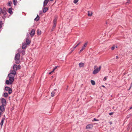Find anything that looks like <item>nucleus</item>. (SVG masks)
<instances>
[{
  "instance_id": "nucleus-1",
  "label": "nucleus",
  "mask_w": 132,
  "mask_h": 132,
  "mask_svg": "<svg viewBox=\"0 0 132 132\" xmlns=\"http://www.w3.org/2000/svg\"><path fill=\"white\" fill-rule=\"evenodd\" d=\"M20 55L19 53L16 54L14 58V60L15 61V63L16 64H18L20 62Z\"/></svg>"
},
{
  "instance_id": "nucleus-2",
  "label": "nucleus",
  "mask_w": 132,
  "mask_h": 132,
  "mask_svg": "<svg viewBox=\"0 0 132 132\" xmlns=\"http://www.w3.org/2000/svg\"><path fill=\"white\" fill-rule=\"evenodd\" d=\"M101 66H100L98 68H97L95 69L93 71V74L95 75L98 73L101 69Z\"/></svg>"
},
{
  "instance_id": "nucleus-3",
  "label": "nucleus",
  "mask_w": 132,
  "mask_h": 132,
  "mask_svg": "<svg viewBox=\"0 0 132 132\" xmlns=\"http://www.w3.org/2000/svg\"><path fill=\"white\" fill-rule=\"evenodd\" d=\"M1 103L2 105L6 106V100L4 98H2L1 99Z\"/></svg>"
},
{
  "instance_id": "nucleus-4",
  "label": "nucleus",
  "mask_w": 132,
  "mask_h": 132,
  "mask_svg": "<svg viewBox=\"0 0 132 132\" xmlns=\"http://www.w3.org/2000/svg\"><path fill=\"white\" fill-rule=\"evenodd\" d=\"M5 105H2L0 106V110L1 112H4L5 111V109L4 107V106Z\"/></svg>"
},
{
  "instance_id": "nucleus-5",
  "label": "nucleus",
  "mask_w": 132,
  "mask_h": 132,
  "mask_svg": "<svg viewBox=\"0 0 132 132\" xmlns=\"http://www.w3.org/2000/svg\"><path fill=\"white\" fill-rule=\"evenodd\" d=\"M2 13L4 15H6L7 14L6 10L5 8L4 7L3 10H2Z\"/></svg>"
},
{
  "instance_id": "nucleus-6",
  "label": "nucleus",
  "mask_w": 132,
  "mask_h": 132,
  "mask_svg": "<svg viewBox=\"0 0 132 132\" xmlns=\"http://www.w3.org/2000/svg\"><path fill=\"white\" fill-rule=\"evenodd\" d=\"M35 30L34 29H32L31 30L30 32V35L31 37H33L34 35L35 34Z\"/></svg>"
},
{
  "instance_id": "nucleus-7",
  "label": "nucleus",
  "mask_w": 132,
  "mask_h": 132,
  "mask_svg": "<svg viewBox=\"0 0 132 132\" xmlns=\"http://www.w3.org/2000/svg\"><path fill=\"white\" fill-rule=\"evenodd\" d=\"M22 49H25L27 45L26 43L24 42L22 43Z\"/></svg>"
},
{
  "instance_id": "nucleus-8",
  "label": "nucleus",
  "mask_w": 132,
  "mask_h": 132,
  "mask_svg": "<svg viewBox=\"0 0 132 132\" xmlns=\"http://www.w3.org/2000/svg\"><path fill=\"white\" fill-rule=\"evenodd\" d=\"M93 127V126L90 124H89L87 125L86 128L87 129L92 128Z\"/></svg>"
},
{
  "instance_id": "nucleus-9",
  "label": "nucleus",
  "mask_w": 132,
  "mask_h": 132,
  "mask_svg": "<svg viewBox=\"0 0 132 132\" xmlns=\"http://www.w3.org/2000/svg\"><path fill=\"white\" fill-rule=\"evenodd\" d=\"M48 1H49L48 0H45L44 2L43 6H46L47 5Z\"/></svg>"
},
{
  "instance_id": "nucleus-10",
  "label": "nucleus",
  "mask_w": 132,
  "mask_h": 132,
  "mask_svg": "<svg viewBox=\"0 0 132 132\" xmlns=\"http://www.w3.org/2000/svg\"><path fill=\"white\" fill-rule=\"evenodd\" d=\"M9 77V80L10 81L11 83H12L14 81V78L13 77Z\"/></svg>"
},
{
  "instance_id": "nucleus-11",
  "label": "nucleus",
  "mask_w": 132,
  "mask_h": 132,
  "mask_svg": "<svg viewBox=\"0 0 132 132\" xmlns=\"http://www.w3.org/2000/svg\"><path fill=\"white\" fill-rule=\"evenodd\" d=\"M26 42L27 45H29L30 43V41L29 40V39H28V38H26Z\"/></svg>"
},
{
  "instance_id": "nucleus-12",
  "label": "nucleus",
  "mask_w": 132,
  "mask_h": 132,
  "mask_svg": "<svg viewBox=\"0 0 132 132\" xmlns=\"http://www.w3.org/2000/svg\"><path fill=\"white\" fill-rule=\"evenodd\" d=\"M13 70L16 71L18 70L17 65L16 64H14L13 67Z\"/></svg>"
},
{
  "instance_id": "nucleus-13",
  "label": "nucleus",
  "mask_w": 132,
  "mask_h": 132,
  "mask_svg": "<svg viewBox=\"0 0 132 132\" xmlns=\"http://www.w3.org/2000/svg\"><path fill=\"white\" fill-rule=\"evenodd\" d=\"M12 7L9 8L8 10V12L10 14H12L13 13V12L12 11Z\"/></svg>"
},
{
  "instance_id": "nucleus-14",
  "label": "nucleus",
  "mask_w": 132,
  "mask_h": 132,
  "mask_svg": "<svg viewBox=\"0 0 132 132\" xmlns=\"http://www.w3.org/2000/svg\"><path fill=\"white\" fill-rule=\"evenodd\" d=\"M10 74H13V75H15L16 74V73L15 71L14 70H11L10 71Z\"/></svg>"
},
{
  "instance_id": "nucleus-15",
  "label": "nucleus",
  "mask_w": 132,
  "mask_h": 132,
  "mask_svg": "<svg viewBox=\"0 0 132 132\" xmlns=\"http://www.w3.org/2000/svg\"><path fill=\"white\" fill-rule=\"evenodd\" d=\"M87 43L88 42H87L85 43L84 44L83 46H82V48L83 49V50H84L85 48L87 46Z\"/></svg>"
},
{
  "instance_id": "nucleus-16",
  "label": "nucleus",
  "mask_w": 132,
  "mask_h": 132,
  "mask_svg": "<svg viewBox=\"0 0 132 132\" xmlns=\"http://www.w3.org/2000/svg\"><path fill=\"white\" fill-rule=\"evenodd\" d=\"M79 67L80 68L84 67V64L83 63H80L79 64Z\"/></svg>"
},
{
  "instance_id": "nucleus-17",
  "label": "nucleus",
  "mask_w": 132,
  "mask_h": 132,
  "mask_svg": "<svg viewBox=\"0 0 132 132\" xmlns=\"http://www.w3.org/2000/svg\"><path fill=\"white\" fill-rule=\"evenodd\" d=\"M5 119V118H2L1 122V123H0V125H1V126H2L3 125V123L4 122V120Z\"/></svg>"
},
{
  "instance_id": "nucleus-18",
  "label": "nucleus",
  "mask_w": 132,
  "mask_h": 132,
  "mask_svg": "<svg viewBox=\"0 0 132 132\" xmlns=\"http://www.w3.org/2000/svg\"><path fill=\"white\" fill-rule=\"evenodd\" d=\"M57 20L56 19H55L53 21V26H56V24Z\"/></svg>"
},
{
  "instance_id": "nucleus-19",
  "label": "nucleus",
  "mask_w": 132,
  "mask_h": 132,
  "mask_svg": "<svg viewBox=\"0 0 132 132\" xmlns=\"http://www.w3.org/2000/svg\"><path fill=\"white\" fill-rule=\"evenodd\" d=\"M48 10V8L47 7H45L43 9V12L45 13Z\"/></svg>"
},
{
  "instance_id": "nucleus-20",
  "label": "nucleus",
  "mask_w": 132,
  "mask_h": 132,
  "mask_svg": "<svg viewBox=\"0 0 132 132\" xmlns=\"http://www.w3.org/2000/svg\"><path fill=\"white\" fill-rule=\"evenodd\" d=\"M37 35H40L41 33V31L39 29H38L37 30Z\"/></svg>"
},
{
  "instance_id": "nucleus-21",
  "label": "nucleus",
  "mask_w": 132,
  "mask_h": 132,
  "mask_svg": "<svg viewBox=\"0 0 132 132\" xmlns=\"http://www.w3.org/2000/svg\"><path fill=\"white\" fill-rule=\"evenodd\" d=\"M88 15L89 16H92L93 14V13L92 12H90L89 11L88 12Z\"/></svg>"
},
{
  "instance_id": "nucleus-22",
  "label": "nucleus",
  "mask_w": 132,
  "mask_h": 132,
  "mask_svg": "<svg viewBox=\"0 0 132 132\" xmlns=\"http://www.w3.org/2000/svg\"><path fill=\"white\" fill-rule=\"evenodd\" d=\"M5 83L7 85L12 84V83H11L10 81L9 80H6V81Z\"/></svg>"
},
{
  "instance_id": "nucleus-23",
  "label": "nucleus",
  "mask_w": 132,
  "mask_h": 132,
  "mask_svg": "<svg viewBox=\"0 0 132 132\" xmlns=\"http://www.w3.org/2000/svg\"><path fill=\"white\" fill-rule=\"evenodd\" d=\"M15 76V75H13V74H11L10 73L9 74L8 76V77H14V76Z\"/></svg>"
},
{
  "instance_id": "nucleus-24",
  "label": "nucleus",
  "mask_w": 132,
  "mask_h": 132,
  "mask_svg": "<svg viewBox=\"0 0 132 132\" xmlns=\"http://www.w3.org/2000/svg\"><path fill=\"white\" fill-rule=\"evenodd\" d=\"M10 88L9 87L7 86H6L5 87V89L6 91H8Z\"/></svg>"
},
{
  "instance_id": "nucleus-25",
  "label": "nucleus",
  "mask_w": 132,
  "mask_h": 132,
  "mask_svg": "<svg viewBox=\"0 0 132 132\" xmlns=\"http://www.w3.org/2000/svg\"><path fill=\"white\" fill-rule=\"evenodd\" d=\"M3 96L6 97H8V94L7 93H4Z\"/></svg>"
},
{
  "instance_id": "nucleus-26",
  "label": "nucleus",
  "mask_w": 132,
  "mask_h": 132,
  "mask_svg": "<svg viewBox=\"0 0 132 132\" xmlns=\"http://www.w3.org/2000/svg\"><path fill=\"white\" fill-rule=\"evenodd\" d=\"M90 81H91V84L93 85H95V81L94 80H91Z\"/></svg>"
},
{
  "instance_id": "nucleus-27",
  "label": "nucleus",
  "mask_w": 132,
  "mask_h": 132,
  "mask_svg": "<svg viewBox=\"0 0 132 132\" xmlns=\"http://www.w3.org/2000/svg\"><path fill=\"white\" fill-rule=\"evenodd\" d=\"M17 0H13V3H14V5H16L17 4Z\"/></svg>"
},
{
  "instance_id": "nucleus-28",
  "label": "nucleus",
  "mask_w": 132,
  "mask_h": 132,
  "mask_svg": "<svg viewBox=\"0 0 132 132\" xmlns=\"http://www.w3.org/2000/svg\"><path fill=\"white\" fill-rule=\"evenodd\" d=\"M12 92V89L11 88H10V89L8 90V93L9 94H11Z\"/></svg>"
},
{
  "instance_id": "nucleus-29",
  "label": "nucleus",
  "mask_w": 132,
  "mask_h": 132,
  "mask_svg": "<svg viewBox=\"0 0 132 132\" xmlns=\"http://www.w3.org/2000/svg\"><path fill=\"white\" fill-rule=\"evenodd\" d=\"M3 23H2V21H0V29L2 27V25Z\"/></svg>"
},
{
  "instance_id": "nucleus-30",
  "label": "nucleus",
  "mask_w": 132,
  "mask_h": 132,
  "mask_svg": "<svg viewBox=\"0 0 132 132\" xmlns=\"http://www.w3.org/2000/svg\"><path fill=\"white\" fill-rule=\"evenodd\" d=\"M8 3V5L9 6H11L12 4V2L11 1H9Z\"/></svg>"
},
{
  "instance_id": "nucleus-31",
  "label": "nucleus",
  "mask_w": 132,
  "mask_h": 132,
  "mask_svg": "<svg viewBox=\"0 0 132 132\" xmlns=\"http://www.w3.org/2000/svg\"><path fill=\"white\" fill-rule=\"evenodd\" d=\"M55 94V92H52L51 93V96L52 97H53L54 96Z\"/></svg>"
},
{
  "instance_id": "nucleus-32",
  "label": "nucleus",
  "mask_w": 132,
  "mask_h": 132,
  "mask_svg": "<svg viewBox=\"0 0 132 132\" xmlns=\"http://www.w3.org/2000/svg\"><path fill=\"white\" fill-rule=\"evenodd\" d=\"M21 53L23 55H24L25 54V51L24 50H23L21 51Z\"/></svg>"
},
{
  "instance_id": "nucleus-33",
  "label": "nucleus",
  "mask_w": 132,
  "mask_h": 132,
  "mask_svg": "<svg viewBox=\"0 0 132 132\" xmlns=\"http://www.w3.org/2000/svg\"><path fill=\"white\" fill-rule=\"evenodd\" d=\"M58 67V66H55L52 70L53 71H54V70L57 69Z\"/></svg>"
},
{
  "instance_id": "nucleus-34",
  "label": "nucleus",
  "mask_w": 132,
  "mask_h": 132,
  "mask_svg": "<svg viewBox=\"0 0 132 132\" xmlns=\"http://www.w3.org/2000/svg\"><path fill=\"white\" fill-rule=\"evenodd\" d=\"M78 1L79 0H74L73 2L74 3L76 4L78 2Z\"/></svg>"
},
{
  "instance_id": "nucleus-35",
  "label": "nucleus",
  "mask_w": 132,
  "mask_h": 132,
  "mask_svg": "<svg viewBox=\"0 0 132 132\" xmlns=\"http://www.w3.org/2000/svg\"><path fill=\"white\" fill-rule=\"evenodd\" d=\"M17 68L18 70L20 69L21 68V66L20 65H18V66L17 65Z\"/></svg>"
},
{
  "instance_id": "nucleus-36",
  "label": "nucleus",
  "mask_w": 132,
  "mask_h": 132,
  "mask_svg": "<svg viewBox=\"0 0 132 132\" xmlns=\"http://www.w3.org/2000/svg\"><path fill=\"white\" fill-rule=\"evenodd\" d=\"M39 18H38L37 17H36L35 19L34 20L35 21H37L39 20Z\"/></svg>"
},
{
  "instance_id": "nucleus-37",
  "label": "nucleus",
  "mask_w": 132,
  "mask_h": 132,
  "mask_svg": "<svg viewBox=\"0 0 132 132\" xmlns=\"http://www.w3.org/2000/svg\"><path fill=\"white\" fill-rule=\"evenodd\" d=\"M130 2V0H127V1L126 2V4H128Z\"/></svg>"
},
{
  "instance_id": "nucleus-38",
  "label": "nucleus",
  "mask_w": 132,
  "mask_h": 132,
  "mask_svg": "<svg viewBox=\"0 0 132 132\" xmlns=\"http://www.w3.org/2000/svg\"><path fill=\"white\" fill-rule=\"evenodd\" d=\"M55 27L56 26H53L51 29L52 31H53V30L55 29Z\"/></svg>"
},
{
  "instance_id": "nucleus-39",
  "label": "nucleus",
  "mask_w": 132,
  "mask_h": 132,
  "mask_svg": "<svg viewBox=\"0 0 132 132\" xmlns=\"http://www.w3.org/2000/svg\"><path fill=\"white\" fill-rule=\"evenodd\" d=\"M115 47L114 46H113L111 48V50H113L114 49Z\"/></svg>"
},
{
  "instance_id": "nucleus-40",
  "label": "nucleus",
  "mask_w": 132,
  "mask_h": 132,
  "mask_svg": "<svg viewBox=\"0 0 132 132\" xmlns=\"http://www.w3.org/2000/svg\"><path fill=\"white\" fill-rule=\"evenodd\" d=\"M131 116V114H130L127 116V118H129Z\"/></svg>"
},
{
  "instance_id": "nucleus-41",
  "label": "nucleus",
  "mask_w": 132,
  "mask_h": 132,
  "mask_svg": "<svg viewBox=\"0 0 132 132\" xmlns=\"http://www.w3.org/2000/svg\"><path fill=\"white\" fill-rule=\"evenodd\" d=\"M81 43V42H79L77 44L76 46V47L78 46L79 44Z\"/></svg>"
},
{
  "instance_id": "nucleus-42",
  "label": "nucleus",
  "mask_w": 132,
  "mask_h": 132,
  "mask_svg": "<svg viewBox=\"0 0 132 132\" xmlns=\"http://www.w3.org/2000/svg\"><path fill=\"white\" fill-rule=\"evenodd\" d=\"M29 35L28 34H27V37L26 38H28V39H29Z\"/></svg>"
},
{
  "instance_id": "nucleus-43",
  "label": "nucleus",
  "mask_w": 132,
  "mask_h": 132,
  "mask_svg": "<svg viewBox=\"0 0 132 132\" xmlns=\"http://www.w3.org/2000/svg\"><path fill=\"white\" fill-rule=\"evenodd\" d=\"M94 120L95 121H99V120L97 119H96L95 118H94Z\"/></svg>"
},
{
  "instance_id": "nucleus-44",
  "label": "nucleus",
  "mask_w": 132,
  "mask_h": 132,
  "mask_svg": "<svg viewBox=\"0 0 132 132\" xmlns=\"http://www.w3.org/2000/svg\"><path fill=\"white\" fill-rule=\"evenodd\" d=\"M5 15H4L2 17V18L4 19H5L6 17V16H5Z\"/></svg>"
},
{
  "instance_id": "nucleus-45",
  "label": "nucleus",
  "mask_w": 132,
  "mask_h": 132,
  "mask_svg": "<svg viewBox=\"0 0 132 132\" xmlns=\"http://www.w3.org/2000/svg\"><path fill=\"white\" fill-rule=\"evenodd\" d=\"M83 49H82V48H81V50L79 52V53H81L82 51L83 50Z\"/></svg>"
},
{
  "instance_id": "nucleus-46",
  "label": "nucleus",
  "mask_w": 132,
  "mask_h": 132,
  "mask_svg": "<svg viewBox=\"0 0 132 132\" xmlns=\"http://www.w3.org/2000/svg\"><path fill=\"white\" fill-rule=\"evenodd\" d=\"M2 9L1 8H0V15L2 13Z\"/></svg>"
},
{
  "instance_id": "nucleus-47",
  "label": "nucleus",
  "mask_w": 132,
  "mask_h": 132,
  "mask_svg": "<svg viewBox=\"0 0 132 132\" xmlns=\"http://www.w3.org/2000/svg\"><path fill=\"white\" fill-rule=\"evenodd\" d=\"M113 114V112H111L109 113V114L110 115H111L112 114Z\"/></svg>"
},
{
  "instance_id": "nucleus-48",
  "label": "nucleus",
  "mask_w": 132,
  "mask_h": 132,
  "mask_svg": "<svg viewBox=\"0 0 132 132\" xmlns=\"http://www.w3.org/2000/svg\"><path fill=\"white\" fill-rule=\"evenodd\" d=\"M54 72V71H53V70H52V71H51V72H49V73H48V74H49V75H50V74H51V73H52V72Z\"/></svg>"
},
{
  "instance_id": "nucleus-49",
  "label": "nucleus",
  "mask_w": 132,
  "mask_h": 132,
  "mask_svg": "<svg viewBox=\"0 0 132 132\" xmlns=\"http://www.w3.org/2000/svg\"><path fill=\"white\" fill-rule=\"evenodd\" d=\"M42 13V11H40L39 12V14H41Z\"/></svg>"
},
{
  "instance_id": "nucleus-50",
  "label": "nucleus",
  "mask_w": 132,
  "mask_h": 132,
  "mask_svg": "<svg viewBox=\"0 0 132 132\" xmlns=\"http://www.w3.org/2000/svg\"><path fill=\"white\" fill-rule=\"evenodd\" d=\"M74 51V50H73L72 49L71 50V51L70 52V54H71V53H72L73 51Z\"/></svg>"
},
{
  "instance_id": "nucleus-51",
  "label": "nucleus",
  "mask_w": 132,
  "mask_h": 132,
  "mask_svg": "<svg viewBox=\"0 0 132 132\" xmlns=\"http://www.w3.org/2000/svg\"><path fill=\"white\" fill-rule=\"evenodd\" d=\"M106 77H105L104 78V80H106Z\"/></svg>"
},
{
  "instance_id": "nucleus-52",
  "label": "nucleus",
  "mask_w": 132,
  "mask_h": 132,
  "mask_svg": "<svg viewBox=\"0 0 132 132\" xmlns=\"http://www.w3.org/2000/svg\"><path fill=\"white\" fill-rule=\"evenodd\" d=\"M109 123L110 125H111L112 123V122L111 121H110V122H109Z\"/></svg>"
},
{
  "instance_id": "nucleus-53",
  "label": "nucleus",
  "mask_w": 132,
  "mask_h": 132,
  "mask_svg": "<svg viewBox=\"0 0 132 132\" xmlns=\"http://www.w3.org/2000/svg\"><path fill=\"white\" fill-rule=\"evenodd\" d=\"M37 17V18H39V16H38V15H37V17Z\"/></svg>"
},
{
  "instance_id": "nucleus-54",
  "label": "nucleus",
  "mask_w": 132,
  "mask_h": 132,
  "mask_svg": "<svg viewBox=\"0 0 132 132\" xmlns=\"http://www.w3.org/2000/svg\"><path fill=\"white\" fill-rule=\"evenodd\" d=\"M132 86H130L129 88V89H128V90H130V88H131Z\"/></svg>"
},
{
  "instance_id": "nucleus-55",
  "label": "nucleus",
  "mask_w": 132,
  "mask_h": 132,
  "mask_svg": "<svg viewBox=\"0 0 132 132\" xmlns=\"http://www.w3.org/2000/svg\"><path fill=\"white\" fill-rule=\"evenodd\" d=\"M118 56H116V59H118Z\"/></svg>"
},
{
  "instance_id": "nucleus-56",
  "label": "nucleus",
  "mask_w": 132,
  "mask_h": 132,
  "mask_svg": "<svg viewBox=\"0 0 132 132\" xmlns=\"http://www.w3.org/2000/svg\"><path fill=\"white\" fill-rule=\"evenodd\" d=\"M76 47L75 46L73 48H75V49L76 48Z\"/></svg>"
},
{
  "instance_id": "nucleus-57",
  "label": "nucleus",
  "mask_w": 132,
  "mask_h": 132,
  "mask_svg": "<svg viewBox=\"0 0 132 132\" xmlns=\"http://www.w3.org/2000/svg\"><path fill=\"white\" fill-rule=\"evenodd\" d=\"M132 109V106L129 109Z\"/></svg>"
},
{
  "instance_id": "nucleus-58",
  "label": "nucleus",
  "mask_w": 132,
  "mask_h": 132,
  "mask_svg": "<svg viewBox=\"0 0 132 132\" xmlns=\"http://www.w3.org/2000/svg\"><path fill=\"white\" fill-rule=\"evenodd\" d=\"M102 87H105V86H104V85H102Z\"/></svg>"
},
{
  "instance_id": "nucleus-59",
  "label": "nucleus",
  "mask_w": 132,
  "mask_h": 132,
  "mask_svg": "<svg viewBox=\"0 0 132 132\" xmlns=\"http://www.w3.org/2000/svg\"><path fill=\"white\" fill-rule=\"evenodd\" d=\"M54 91L57 90V89H54Z\"/></svg>"
},
{
  "instance_id": "nucleus-60",
  "label": "nucleus",
  "mask_w": 132,
  "mask_h": 132,
  "mask_svg": "<svg viewBox=\"0 0 132 132\" xmlns=\"http://www.w3.org/2000/svg\"><path fill=\"white\" fill-rule=\"evenodd\" d=\"M96 67L97 68V67L96 66H94L95 68Z\"/></svg>"
},
{
  "instance_id": "nucleus-61",
  "label": "nucleus",
  "mask_w": 132,
  "mask_h": 132,
  "mask_svg": "<svg viewBox=\"0 0 132 132\" xmlns=\"http://www.w3.org/2000/svg\"><path fill=\"white\" fill-rule=\"evenodd\" d=\"M130 86H132V82L131 83Z\"/></svg>"
},
{
  "instance_id": "nucleus-62",
  "label": "nucleus",
  "mask_w": 132,
  "mask_h": 132,
  "mask_svg": "<svg viewBox=\"0 0 132 132\" xmlns=\"http://www.w3.org/2000/svg\"><path fill=\"white\" fill-rule=\"evenodd\" d=\"M73 50H75V49L74 48H72V49Z\"/></svg>"
},
{
  "instance_id": "nucleus-63",
  "label": "nucleus",
  "mask_w": 132,
  "mask_h": 132,
  "mask_svg": "<svg viewBox=\"0 0 132 132\" xmlns=\"http://www.w3.org/2000/svg\"><path fill=\"white\" fill-rule=\"evenodd\" d=\"M50 1H53V0H50Z\"/></svg>"
},
{
  "instance_id": "nucleus-64",
  "label": "nucleus",
  "mask_w": 132,
  "mask_h": 132,
  "mask_svg": "<svg viewBox=\"0 0 132 132\" xmlns=\"http://www.w3.org/2000/svg\"><path fill=\"white\" fill-rule=\"evenodd\" d=\"M1 114V112H0V114Z\"/></svg>"
}]
</instances>
